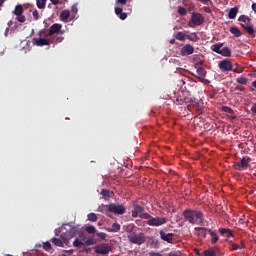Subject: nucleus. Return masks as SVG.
I'll list each match as a JSON object with an SVG mask.
<instances>
[{
	"instance_id": "f257e3e1",
	"label": "nucleus",
	"mask_w": 256,
	"mask_h": 256,
	"mask_svg": "<svg viewBox=\"0 0 256 256\" xmlns=\"http://www.w3.org/2000/svg\"><path fill=\"white\" fill-rule=\"evenodd\" d=\"M63 29V25L59 23H55L48 30L42 29L39 31V37H52L50 39H54V43H62L63 39H65L63 36V33H65V30Z\"/></svg>"
},
{
	"instance_id": "f03ea898",
	"label": "nucleus",
	"mask_w": 256,
	"mask_h": 256,
	"mask_svg": "<svg viewBox=\"0 0 256 256\" xmlns=\"http://www.w3.org/2000/svg\"><path fill=\"white\" fill-rule=\"evenodd\" d=\"M184 219L191 223V225H195L197 221L195 219L200 220V223H203L205 219L203 218V212L197 210L186 209L183 212Z\"/></svg>"
},
{
	"instance_id": "7ed1b4c3",
	"label": "nucleus",
	"mask_w": 256,
	"mask_h": 256,
	"mask_svg": "<svg viewBox=\"0 0 256 256\" xmlns=\"http://www.w3.org/2000/svg\"><path fill=\"white\" fill-rule=\"evenodd\" d=\"M95 254L98 256H107L111 251H113V248H111V245L108 243H102L98 244L94 247Z\"/></svg>"
},
{
	"instance_id": "20e7f679",
	"label": "nucleus",
	"mask_w": 256,
	"mask_h": 256,
	"mask_svg": "<svg viewBox=\"0 0 256 256\" xmlns=\"http://www.w3.org/2000/svg\"><path fill=\"white\" fill-rule=\"evenodd\" d=\"M107 210L109 213H114V215H124L126 208L123 204H108Z\"/></svg>"
},
{
	"instance_id": "39448f33",
	"label": "nucleus",
	"mask_w": 256,
	"mask_h": 256,
	"mask_svg": "<svg viewBox=\"0 0 256 256\" xmlns=\"http://www.w3.org/2000/svg\"><path fill=\"white\" fill-rule=\"evenodd\" d=\"M194 67L197 70V75H194V77H197V79H199L201 83H209V80L205 79L207 75V70L201 67V63H196Z\"/></svg>"
},
{
	"instance_id": "423d86ee",
	"label": "nucleus",
	"mask_w": 256,
	"mask_h": 256,
	"mask_svg": "<svg viewBox=\"0 0 256 256\" xmlns=\"http://www.w3.org/2000/svg\"><path fill=\"white\" fill-rule=\"evenodd\" d=\"M128 241H130V243H134V245H143V243H145V234L131 233L128 235Z\"/></svg>"
},
{
	"instance_id": "0eeeda50",
	"label": "nucleus",
	"mask_w": 256,
	"mask_h": 256,
	"mask_svg": "<svg viewBox=\"0 0 256 256\" xmlns=\"http://www.w3.org/2000/svg\"><path fill=\"white\" fill-rule=\"evenodd\" d=\"M250 161L251 158L249 156H245L240 160V162L234 164V169H236V171H243L244 169L251 167L249 164Z\"/></svg>"
},
{
	"instance_id": "6e6552de",
	"label": "nucleus",
	"mask_w": 256,
	"mask_h": 256,
	"mask_svg": "<svg viewBox=\"0 0 256 256\" xmlns=\"http://www.w3.org/2000/svg\"><path fill=\"white\" fill-rule=\"evenodd\" d=\"M167 223V218L165 217H152L147 221V225L150 227H161V225H165Z\"/></svg>"
},
{
	"instance_id": "1a4fd4ad",
	"label": "nucleus",
	"mask_w": 256,
	"mask_h": 256,
	"mask_svg": "<svg viewBox=\"0 0 256 256\" xmlns=\"http://www.w3.org/2000/svg\"><path fill=\"white\" fill-rule=\"evenodd\" d=\"M51 43H55V39H51L48 37H41L40 38H34L33 44L36 45V47H43L45 45H51Z\"/></svg>"
},
{
	"instance_id": "9d476101",
	"label": "nucleus",
	"mask_w": 256,
	"mask_h": 256,
	"mask_svg": "<svg viewBox=\"0 0 256 256\" xmlns=\"http://www.w3.org/2000/svg\"><path fill=\"white\" fill-rule=\"evenodd\" d=\"M218 67L220 70L223 71V73L233 71V63L229 60L220 61V63L218 64Z\"/></svg>"
},
{
	"instance_id": "9b49d317",
	"label": "nucleus",
	"mask_w": 256,
	"mask_h": 256,
	"mask_svg": "<svg viewBox=\"0 0 256 256\" xmlns=\"http://www.w3.org/2000/svg\"><path fill=\"white\" fill-rule=\"evenodd\" d=\"M187 95H189V92L187 91H183V90L178 91L175 97L177 105H184V101Z\"/></svg>"
},
{
	"instance_id": "f8f14e48",
	"label": "nucleus",
	"mask_w": 256,
	"mask_h": 256,
	"mask_svg": "<svg viewBox=\"0 0 256 256\" xmlns=\"http://www.w3.org/2000/svg\"><path fill=\"white\" fill-rule=\"evenodd\" d=\"M191 22L194 25H203V23L205 22V18L203 17V15H201L199 13H193L192 18H191Z\"/></svg>"
},
{
	"instance_id": "ddd939ff",
	"label": "nucleus",
	"mask_w": 256,
	"mask_h": 256,
	"mask_svg": "<svg viewBox=\"0 0 256 256\" xmlns=\"http://www.w3.org/2000/svg\"><path fill=\"white\" fill-rule=\"evenodd\" d=\"M143 211H145V208H143L139 204H134L133 210H132V217L134 218L141 217Z\"/></svg>"
},
{
	"instance_id": "4468645a",
	"label": "nucleus",
	"mask_w": 256,
	"mask_h": 256,
	"mask_svg": "<svg viewBox=\"0 0 256 256\" xmlns=\"http://www.w3.org/2000/svg\"><path fill=\"white\" fill-rule=\"evenodd\" d=\"M193 53H195V48L191 44H186L181 49V55H183V56L193 55Z\"/></svg>"
},
{
	"instance_id": "2eb2a0df",
	"label": "nucleus",
	"mask_w": 256,
	"mask_h": 256,
	"mask_svg": "<svg viewBox=\"0 0 256 256\" xmlns=\"http://www.w3.org/2000/svg\"><path fill=\"white\" fill-rule=\"evenodd\" d=\"M197 237H201L202 239H205L207 237V233H209L210 229L205 227H196L195 228Z\"/></svg>"
},
{
	"instance_id": "dca6fc26",
	"label": "nucleus",
	"mask_w": 256,
	"mask_h": 256,
	"mask_svg": "<svg viewBox=\"0 0 256 256\" xmlns=\"http://www.w3.org/2000/svg\"><path fill=\"white\" fill-rule=\"evenodd\" d=\"M208 234L210 235L211 245H217L219 243V235H217V232L210 229V230H208Z\"/></svg>"
},
{
	"instance_id": "f3484780",
	"label": "nucleus",
	"mask_w": 256,
	"mask_h": 256,
	"mask_svg": "<svg viewBox=\"0 0 256 256\" xmlns=\"http://www.w3.org/2000/svg\"><path fill=\"white\" fill-rule=\"evenodd\" d=\"M160 237L163 241H166L167 243H173V233H165V231L160 230Z\"/></svg>"
},
{
	"instance_id": "a211bd4d",
	"label": "nucleus",
	"mask_w": 256,
	"mask_h": 256,
	"mask_svg": "<svg viewBox=\"0 0 256 256\" xmlns=\"http://www.w3.org/2000/svg\"><path fill=\"white\" fill-rule=\"evenodd\" d=\"M51 241H52V243L54 245H56V247H63L64 243H69V239H67V238H65L63 236H61V239H59V238H52Z\"/></svg>"
},
{
	"instance_id": "6ab92c4d",
	"label": "nucleus",
	"mask_w": 256,
	"mask_h": 256,
	"mask_svg": "<svg viewBox=\"0 0 256 256\" xmlns=\"http://www.w3.org/2000/svg\"><path fill=\"white\" fill-rule=\"evenodd\" d=\"M219 233L223 235V237H226L229 239L230 237H235V234H233V230L229 228H219Z\"/></svg>"
},
{
	"instance_id": "aec40b11",
	"label": "nucleus",
	"mask_w": 256,
	"mask_h": 256,
	"mask_svg": "<svg viewBox=\"0 0 256 256\" xmlns=\"http://www.w3.org/2000/svg\"><path fill=\"white\" fill-rule=\"evenodd\" d=\"M238 21H240L242 24L241 27H243V25H246V27H251V18H249V16L247 15H241L238 18Z\"/></svg>"
},
{
	"instance_id": "412c9836",
	"label": "nucleus",
	"mask_w": 256,
	"mask_h": 256,
	"mask_svg": "<svg viewBox=\"0 0 256 256\" xmlns=\"http://www.w3.org/2000/svg\"><path fill=\"white\" fill-rule=\"evenodd\" d=\"M115 14L117 17H119V19H121V21H125V19H127V13L123 12V8L121 7L115 8Z\"/></svg>"
},
{
	"instance_id": "4be33fe9",
	"label": "nucleus",
	"mask_w": 256,
	"mask_h": 256,
	"mask_svg": "<svg viewBox=\"0 0 256 256\" xmlns=\"http://www.w3.org/2000/svg\"><path fill=\"white\" fill-rule=\"evenodd\" d=\"M78 239H79L80 241L84 242L86 245H93V239H87V238L85 237V233H83V232H81V233L79 234Z\"/></svg>"
},
{
	"instance_id": "5701e85b",
	"label": "nucleus",
	"mask_w": 256,
	"mask_h": 256,
	"mask_svg": "<svg viewBox=\"0 0 256 256\" xmlns=\"http://www.w3.org/2000/svg\"><path fill=\"white\" fill-rule=\"evenodd\" d=\"M230 33L234 35V37H242L243 32L237 26H233L230 28Z\"/></svg>"
},
{
	"instance_id": "b1692460",
	"label": "nucleus",
	"mask_w": 256,
	"mask_h": 256,
	"mask_svg": "<svg viewBox=\"0 0 256 256\" xmlns=\"http://www.w3.org/2000/svg\"><path fill=\"white\" fill-rule=\"evenodd\" d=\"M238 13H239V8L238 7L231 8L229 13H228L229 19H235L237 17Z\"/></svg>"
},
{
	"instance_id": "393cba45",
	"label": "nucleus",
	"mask_w": 256,
	"mask_h": 256,
	"mask_svg": "<svg viewBox=\"0 0 256 256\" xmlns=\"http://www.w3.org/2000/svg\"><path fill=\"white\" fill-rule=\"evenodd\" d=\"M222 111L224 112V113H228V115H231V118L232 119H235V112L233 111V109H231V107H229V106H224V107H222Z\"/></svg>"
},
{
	"instance_id": "a878e982",
	"label": "nucleus",
	"mask_w": 256,
	"mask_h": 256,
	"mask_svg": "<svg viewBox=\"0 0 256 256\" xmlns=\"http://www.w3.org/2000/svg\"><path fill=\"white\" fill-rule=\"evenodd\" d=\"M220 55L222 57H231V49L229 47H224L220 50Z\"/></svg>"
},
{
	"instance_id": "bb28decb",
	"label": "nucleus",
	"mask_w": 256,
	"mask_h": 256,
	"mask_svg": "<svg viewBox=\"0 0 256 256\" xmlns=\"http://www.w3.org/2000/svg\"><path fill=\"white\" fill-rule=\"evenodd\" d=\"M124 231H126V233H129V235H131V233H134L133 231L135 230V224L130 223L127 224L123 227Z\"/></svg>"
},
{
	"instance_id": "cd10ccee",
	"label": "nucleus",
	"mask_w": 256,
	"mask_h": 256,
	"mask_svg": "<svg viewBox=\"0 0 256 256\" xmlns=\"http://www.w3.org/2000/svg\"><path fill=\"white\" fill-rule=\"evenodd\" d=\"M186 39H189V41H193L194 43H197L199 41V36H197V33H191L186 35Z\"/></svg>"
},
{
	"instance_id": "c85d7f7f",
	"label": "nucleus",
	"mask_w": 256,
	"mask_h": 256,
	"mask_svg": "<svg viewBox=\"0 0 256 256\" xmlns=\"http://www.w3.org/2000/svg\"><path fill=\"white\" fill-rule=\"evenodd\" d=\"M60 17H61L62 21H67V19H69V17H71V12H69V10H64L61 12Z\"/></svg>"
},
{
	"instance_id": "c756f323",
	"label": "nucleus",
	"mask_w": 256,
	"mask_h": 256,
	"mask_svg": "<svg viewBox=\"0 0 256 256\" xmlns=\"http://www.w3.org/2000/svg\"><path fill=\"white\" fill-rule=\"evenodd\" d=\"M221 47H223V43H216L213 45L212 51H214V53H218V55H220Z\"/></svg>"
},
{
	"instance_id": "7c9ffc66",
	"label": "nucleus",
	"mask_w": 256,
	"mask_h": 256,
	"mask_svg": "<svg viewBox=\"0 0 256 256\" xmlns=\"http://www.w3.org/2000/svg\"><path fill=\"white\" fill-rule=\"evenodd\" d=\"M36 5L38 9H45L47 5V0H36Z\"/></svg>"
},
{
	"instance_id": "2f4dec72",
	"label": "nucleus",
	"mask_w": 256,
	"mask_h": 256,
	"mask_svg": "<svg viewBox=\"0 0 256 256\" xmlns=\"http://www.w3.org/2000/svg\"><path fill=\"white\" fill-rule=\"evenodd\" d=\"M23 6L22 5H17L16 7H15V9H14V11H13V14L14 15H21V14H23Z\"/></svg>"
},
{
	"instance_id": "473e14b6",
	"label": "nucleus",
	"mask_w": 256,
	"mask_h": 256,
	"mask_svg": "<svg viewBox=\"0 0 256 256\" xmlns=\"http://www.w3.org/2000/svg\"><path fill=\"white\" fill-rule=\"evenodd\" d=\"M176 39L178 41H185V39H187V34L183 33V32H178L176 34Z\"/></svg>"
},
{
	"instance_id": "72a5a7b5",
	"label": "nucleus",
	"mask_w": 256,
	"mask_h": 256,
	"mask_svg": "<svg viewBox=\"0 0 256 256\" xmlns=\"http://www.w3.org/2000/svg\"><path fill=\"white\" fill-rule=\"evenodd\" d=\"M83 245H85V242L79 238H76L73 242V247H83Z\"/></svg>"
},
{
	"instance_id": "f704fd0d",
	"label": "nucleus",
	"mask_w": 256,
	"mask_h": 256,
	"mask_svg": "<svg viewBox=\"0 0 256 256\" xmlns=\"http://www.w3.org/2000/svg\"><path fill=\"white\" fill-rule=\"evenodd\" d=\"M111 231H112V233H117V232L121 231V225H119V223L112 224Z\"/></svg>"
},
{
	"instance_id": "c9c22d12",
	"label": "nucleus",
	"mask_w": 256,
	"mask_h": 256,
	"mask_svg": "<svg viewBox=\"0 0 256 256\" xmlns=\"http://www.w3.org/2000/svg\"><path fill=\"white\" fill-rule=\"evenodd\" d=\"M229 243L231 245V251H239V249H241V246H239L238 244H236L235 242H233V240H229Z\"/></svg>"
},
{
	"instance_id": "e433bc0d",
	"label": "nucleus",
	"mask_w": 256,
	"mask_h": 256,
	"mask_svg": "<svg viewBox=\"0 0 256 256\" xmlns=\"http://www.w3.org/2000/svg\"><path fill=\"white\" fill-rule=\"evenodd\" d=\"M101 195H102L103 199H109L111 197L110 192L107 189H102Z\"/></svg>"
},
{
	"instance_id": "4c0bfd02",
	"label": "nucleus",
	"mask_w": 256,
	"mask_h": 256,
	"mask_svg": "<svg viewBox=\"0 0 256 256\" xmlns=\"http://www.w3.org/2000/svg\"><path fill=\"white\" fill-rule=\"evenodd\" d=\"M236 83H239L240 85H247L248 80L245 77H238L236 79Z\"/></svg>"
},
{
	"instance_id": "58836bf2",
	"label": "nucleus",
	"mask_w": 256,
	"mask_h": 256,
	"mask_svg": "<svg viewBox=\"0 0 256 256\" xmlns=\"http://www.w3.org/2000/svg\"><path fill=\"white\" fill-rule=\"evenodd\" d=\"M16 20L19 21V23H25V21H27V18L25 17V15L22 14H18L16 15Z\"/></svg>"
},
{
	"instance_id": "ea45409f",
	"label": "nucleus",
	"mask_w": 256,
	"mask_h": 256,
	"mask_svg": "<svg viewBox=\"0 0 256 256\" xmlns=\"http://www.w3.org/2000/svg\"><path fill=\"white\" fill-rule=\"evenodd\" d=\"M88 221L95 223L97 221V214H95V213L88 214Z\"/></svg>"
},
{
	"instance_id": "a19ab883",
	"label": "nucleus",
	"mask_w": 256,
	"mask_h": 256,
	"mask_svg": "<svg viewBox=\"0 0 256 256\" xmlns=\"http://www.w3.org/2000/svg\"><path fill=\"white\" fill-rule=\"evenodd\" d=\"M85 231H87L90 235H94L95 231H97V229L95 228V226H87Z\"/></svg>"
},
{
	"instance_id": "79ce46f5",
	"label": "nucleus",
	"mask_w": 256,
	"mask_h": 256,
	"mask_svg": "<svg viewBox=\"0 0 256 256\" xmlns=\"http://www.w3.org/2000/svg\"><path fill=\"white\" fill-rule=\"evenodd\" d=\"M140 218L141 219H147L148 221H151V219H153V216H151L149 213H143L140 214Z\"/></svg>"
},
{
	"instance_id": "37998d69",
	"label": "nucleus",
	"mask_w": 256,
	"mask_h": 256,
	"mask_svg": "<svg viewBox=\"0 0 256 256\" xmlns=\"http://www.w3.org/2000/svg\"><path fill=\"white\" fill-rule=\"evenodd\" d=\"M42 247H43L44 251H51V243L50 242H44Z\"/></svg>"
},
{
	"instance_id": "c03bdc74",
	"label": "nucleus",
	"mask_w": 256,
	"mask_h": 256,
	"mask_svg": "<svg viewBox=\"0 0 256 256\" xmlns=\"http://www.w3.org/2000/svg\"><path fill=\"white\" fill-rule=\"evenodd\" d=\"M193 103V99L191 97H189V94L186 95V97L184 98V105H190Z\"/></svg>"
},
{
	"instance_id": "a18cd8bd",
	"label": "nucleus",
	"mask_w": 256,
	"mask_h": 256,
	"mask_svg": "<svg viewBox=\"0 0 256 256\" xmlns=\"http://www.w3.org/2000/svg\"><path fill=\"white\" fill-rule=\"evenodd\" d=\"M107 211H109V210L107 209V205H102V206H99V207H98V212H99V213H107Z\"/></svg>"
},
{
	"instance_id": "49530a36",
	"label": "nucleus",
	"mask_w": 256,
	"mask_h": 256,
	"mask_svg": "<svg viewBox=\"0 0 256 256\" xmlns=\"http://www.w3.org/2000/svg\"><path fill=\"white\" fill-rule=\"evenodd\" d=\"M178 13H179V15L185 16V15H187V10L184 7L179 6Z\"/></svg>"
},
{
	"instance_id": "de8ad7c7",
	"label": "nucleus",
	"mask_w": 256,
	"mask_h": 256,
	"mask_svg": "<svg viewBox=\"0 0 256 256\" xmlns=\"http://www.w3.org/2000/svg\"><path fill=\"white\" fill-rule=\"evenodd\" d=\"M32 15H33L34 21H39V11L34 10V11L32 12Z\"/></svg>"
},
{
	"instance_id": "09e8293b",
	"label": "nucleus",
	"mask_w": 256,
	"mask_h": 256,
	"mask_svg": "<svg viewBox=\"0 0 256 256\" xmlns=\"http://www.w3.org/2000/svg\"><path fill=\"white\" fill-rule=\"evenodd\" d=\"M97 237H99V239H107V234H105V232H99Z\"/></svg>"
},
{
	"instance_id": "8fccbe9b",
	"label": "nucleus",
	"mask_w": 256,
	"mask_h": 256,
	"mask_svg": "<svg viewBox=\"0 0 256 256\" xmlns=\"http://www.w3.org/2000/svg\"><path fill=\"white\" fill-rule=\"evenodd\" d=\"M234 91H245V87L241 86V85H237L235 88H234Z\"/></svg>"
},
{
	"instance_id": "3c124183",
	"label": "nucleus",
	"mask_w": 256,
	"mask_h": 256,
	"mask_svg": "<svg viewBox=\"0 0 256 256\" xmlns=\"http://www.w3.org/2000/svg\"><path fill=\"white\" fill-rule=\"evenodd\" d=\"M231 71H233V73H241L243 71V68H233L232 67Z\"/></svg>"
},
{
	"instance_id": "603ef678",
	"label": "nucleus",
	"mask_w": 256,
	"mask_h": 256,
	"mask_svg": "<svg viewBox=\"0 0 256 256\" xmlns=\"http://www.w3.org/2000/svg\"><path fill=\"white\" fill-rule=\"evenodd\" d=\"M116 3H120V5H127V0H116Z\"/></svg>"
},
{
	"instance_id": "864d4df0",
	"label": "nucleus",
	"mask_w": 256,
	"mask_h": 256,
	"mask_svg": "<svg viewBox=\"0 0 256 256\" xmlns=\"http://www.w3.org/2000/svg\"><path fill=\"white\" fill-rule=\"evenodd\" d=\"M251 112L256 115V103L252 105Z\"/></svg>"
},
{
	"instance_id": "5fc2aeb1",
	"label": "nucleus",
	"mask_w": 256,
	"mask_h": 256,
	"mask_svg": "<svg viewBox=\"0 0 256 256\" xmlns=\"http://www.w3.org/2000/svg\"><path fill=\"white\" fill-rule=\"evenodd\" d=\"M203 11H205V13H211V8L210 7H203Z\"/></svg>"
},
{
	"instance_id": "6e6d98bb",
	"label": "nucleus",
	"mask_w": 256,
	"mask_h": 256,
	"mask_svg": "<svg viewBox=\"0 0 256 256\" xmlns=\"http://www.w3.org/2000/svg\"><path fill=\"white\" fill-rule=\"evenodd\" d=\"M240 249H245V240H241Z\"/></svg>"
},
{
	"instance_id": "4d7b16f0",
	"label": "nucleus",
	"mask_w": 256,
	"mask_h": 256,
	"mask_svg": "<svg viewBox=\"0 0 256 256\" xmlns=\"http://www.w3.org/2000/svg\"><path fill=\"white\" fill-rule=\"evenodd\" d=\"M52 5H59V0H50Z\"/></svg>"
},
{
	"instance_id": "13d9d810",
	"label": "nucleus",
	"mask_w": 256,
	"mask_h": 256,
	"mask_svg": "<svg viewBox=\"0 0 256 256\" xmlns=\"http://www.w3.org/2000/svg\"><path fill=\"white\" fill-rule=\"evenodd\" d=\"M200 1V3H203L204 5H207V3H209V0H198Z\"/></svg>"
},
{
	"instance_id": "bf43d9fd",
	"label": "nucleus",
	"mask_w": 256,
	"mask_h": 256,
	"mask_svg": "<svg viewBox=\"0 0 256 256\" xmlns=\"http://www.w3.org/2000/svg\"><path fill=\"white\" fill-rule=\"evenodd\" d=\"M252 10L254 11V13H256V3L252 4Z\"/></svg>"
},
{
	"instance_id": "052dcab7",
	"label": "nucleus",
	"mask_w": 256,
	"mask_h": 256,
	"mask_svg": "<svg viewBox=\"0 0 256 256\" xmlns=\"http://www.w3.org/2000/svg\"><path fill=\"white\" fill-rule=\"evenodd\" d=\"M3 3H5V0H0V9L3 7Z\"/></svg>"
},
{
	"instance_id": "680f3d73",
	"label": "nucleus",
	"mask_w": 256,
	"mask_h": 256,
	"mask_svg": "<svg viewBox=\"0 0 256 256\" xmlns=\"http://www.w3.org/2000/svg\"><path fill=\"white\" fill-rule=\"evenodd\" d=\"M196 255L197 256H203V254L199 253V250H196Z\"/></svg>"
},
{
	"instance_id": "e2e57ef3",
	"label": "nucleus",
	"mask_w": 256,
	"mask_h": 256,
	"mask_svg": "<svg viewBox=\"0 0 256 256\" xmlns=\"http://www.w3.org/2000/svg\"><path fill=\"white\" fill-rule=\"evenodd\" d=\"M194 107H198L199 109V102H194Z\"/></svg>"
},
{
	"instance_id": "0e129e2a",
	"label": "nucleus",
	"mask_w": 256,
	"mask_h": 256,
	"mask_svg": "<svg viewBox=\"0 0 256 256\" xmlns=\"http://www.w3.org/2000/svg\"><path fill=\"white\" fill-rule=\"evenodd\" d=\"M150 256H161V254H159V253H154V254H151Z\"/></svg>"
},
{
	"instance_id": "69168bd1",
	"label": "nucleus",
	"mask_w": 256,
	"mask_h": 256,
	"mask_svg": "<svg viewBox=\"0 0 256 256\" xmlns=\"http://www.w3.org/2000/svg\"><path fill=\"white\" fill-rule=\"evenodd\" d=\"M171 45L175 44V39L170 40Z\"/></svg>"
},
{
	"instance_id": "338daca9",
	"label": "nucleus",
	"mask_w": 256,
	"mask_h": 256,
	"mask_svg": "<svg viewBox=\"0 0 256 256\" xmlns=\"http://www.w3.org/2000/svg\"><path fill=\"white\" fill-rule=\"evenodd\" d=\"M252 86H254L256 89V80L252 82Z\"/></svg>"
},
{
	"instance_id": "774afa93",
	"label": "nucleus",
	"mask_w": 256,
	"mask_h": 256,
	"mask_svg": "<svg viewBox=\"0 0 256 256\" xmlns=\"http://www.w3.org/2000/svg\"><path fill=\"white\" fill-rule=\"evenodd\" d=\"M168 256H177L176 254L170 253Z\"/></svg>"
}]
</instances>
